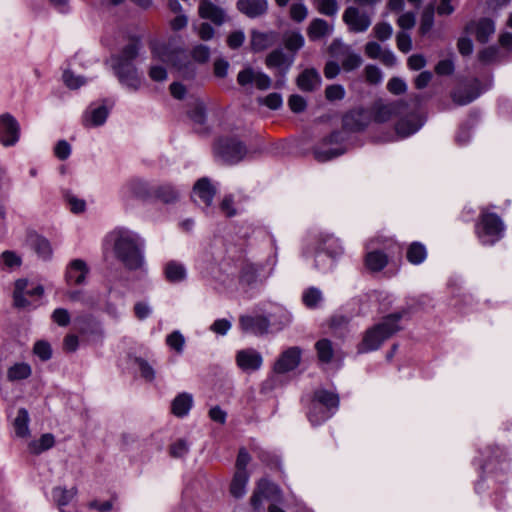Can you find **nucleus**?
<instances>
[{"label":"nucleus","instance_id":"nucleus-62","mask_svg":"<svg viewBox=\"0 0 512 512\" xmlns=\"http://www.w3.org/2000/svg\"><path fill=\"white\" fill-rule=\"evenodd\" d=\"M387 89L389 92L395 95H400L406 92L407 85L401 78L393 77L387 83Z\"/></svg>","mask_w":512,"mask_h":512},{"label":"nucleus","instance_id":"nucleus-5","mask_svg":"<svg viewBox=\"0 0 512 512\" xmlns=\"http://www.w3.org/2000/svg\"><path fill=\"white\" fill-rule=\"evenodd\" d=\"M344 136L340 131H333L330 135L324 137L313 148V154L317 161L326 162L344 153L339 145L344 141Z\"/></svg>","mask_w":512,"mask_h":512},{"label":"nucleus","instance_id":"nucleus-27","mask_svg":"<svg viewBox=\"0 0 512 512\" xmlns=\"http://www.w3.org/2000/svg\"><path fill=\"white\" fill-rule=\"evenodd\" d=\"M422 125L423 121L419 116L411 115L399 120L395 126V130L398 136L405 138L416 133Z\"/></svg>","mask_w":512,"mask_h":512},{"label":"nucleus","instance_id":"nucleus-48","mask_svg":"<svg viewBox=\"0 0 512 512\" xmlns=\"http://www.w3.org/2000/svg\"><path fill=\"white\" fill-rule=\"evenodd\" d=\"M166 344L178 354L184 350L185 338L180 331H173L166 337Z\"/></svg>","mask_w":512,"mask_h":512},{"label":"nucleus","instance_id":"nucleus-42","mask_svg":"<svg viewBox=\"0 0 512 512\" xmlns=\"http://www.w3.org/2000/svg\"><path fill=\"white\" fill-rule=\"evenodd\" d=\"M77 494V488L72 487L71 489H65L62 487H55L52 490V496L54 501L59 507L66 506Z\"/></svg>","mask_w":512,"mask_h":512},{"label":"nucleus","instance_id":"nucleus-41","mask_svg":"<svg viewBox=\"0 0 512 512\" xmlns=\"http://www.w3.org/2000/svg\"><path fill=\"white\" fill-rule=\"evenodd\" d=\"M29 414L25 408H20L14 420V429L18 437H26L29 435Z\"/></svg>","mask_w":512,"mask_h":512},{"label":"nucleus","instance_id":"nucleus-46","mask_svg":"<svg viewBox=\"0 0 512 512\" xmlns=\"http://www.w3.org/2000/svg\"><path fill=\"white\" fill-rule=\"evenodd\" d=\"M272 35L253 31L251 36V48L255 52L263 51L271 45Z\"/></svg>","mask_w":512,"mask_h":512},{"label":"nucleus","instance_id":"nucleus-12","mask_svg":"<svg viewBox=\"0 0 512 512\" xmlns=\"http://www.w3.org/2000/svg\"><path fill=\"white\" fill-rule=\"evenodd\" d=\"M237 82L243 87L254 83L259 90H267L271 86V79L268 75L255 71L251 67H247L238 73Z\"/></svg>","mask_w":512,"mask_h":512},{"label":"nucleus","instance_id":"nucleus-4","mask_svg":"<svg viewBox=\"0 0 512 512\" xmlns=\"http://www.w3.org/2000/svg\"><path fill=\"white\" fill-rule=\"evenodd\" d=\"M215 154L227 164L240 162L247 153L246 146L237 138H220L215 145Z\"/></svg>","mask_w":512,"mask_h":512},{"label":"nucleus","instance_id":"nucleus-8","mask_svg":"<svg viewBox=\"0 0 512 512\" xmlns=\"http://www.w3.org/2000/svg\"><path fill=\"white\" fill-rule=\"evenodd\" d=\"M329 52L333 57L343 58L342 68L346 72L353 71L362 65V58L359 54L351 51L350 47L345 45L339 39H335L329 46Z\"/></svg>","mask_w":512,"mask_h":512},{"label":"nucleus","instance_id":"nucleus-57","mask_svg":"<svg viewBox=\"0 0 512 512\" xmlns=\"http://www.w3.org/2000/svg\"><path fill=\"white\" fill-rule=\"evenodd\" d=\"M34 354L39 357L42 361H47L52 356V349L48 342L37 341L33 348Z\"/></svg>","mask_w":512,"mask_h":512},{"label":"nucleus","instance_id":"nucleus-11","mask_svg":"<svg viewBox=\"0 0 512 512\" xmlns=\"http://www.w3.org/2000/svg\"><path fill=\"white\" fill-rule=\"evenodd\" d=\"M200 18L208 20L215 26H222L228 19L226 11L211 0H201L198 7Z\"/></svg>","mask_w":512,"mask_h":512},{"label":"nucleus","instance_id":"nucleus-40","mask_svg":"<svg viewBox=\"0 0 512 512\" xmlns=\"http://www.w3.org/2000/svg\"><path fill=\"white\" fill-rule=\"evenodd\" d=\"M55 444V438L51 433L43 434L39 440L29 443V450L31 453L38 455L42 452L52 448Z\"/></svg>","mask_w":512,"mask_h":512},{"label":"nucleus","instance_id":"nucleus-60","mask_svg":"<svg viewBox=\"0 0 512 512\" xmlns=\"http://www.w3.org/2000/svg\"><path fill=\"white\" fill-rule=\"evenodd\" d=\"M0 264L8 268H13L21 264V259L12 251H4L0 256Z\"/></svg>","mask_w":512,"mask_h":512},{"label":"nucleus","instance_id":"nucleus-35","mask_svg":"<svg viewBox=\"0 0 512 512\" xmlns=\"http://www.w3.org/2000/svg\"><path fill=\"white\" fill-rule=\"evenodd\" d=\"M473 25L475 26L476 39L481 43L488 42L490 36L495 32V24L489 18H482Z\"/></svg>","mask_w":512,"mask_h":512},{"label":"nucleus","instance_id":"nucleus-23","mask_svg":"<svg viewBox=\"0 0 512 512\" xmlns=\"http://www.w3.org/2000/svg\"><path fill=\"white\" fill-rule=\"evenodd\" d=\"M109 115V110L105 105H90L83 115V125L85 127L101 126L105 123Z\"/></svg>","mask_w":512,"mask_h":512},{"label":"nucleus","instance_id":"nucleus-1","mask_svg":"<svg viewBox=\"0 0 512 512\" xmlns=\"http://www.w3.org/2000/svg\"><path fill=\"white\" fill-rule=\"evenodd\" d=\"M112 243L114 255L128 270L140 269L144 263L142 254V242L138 234L125 229L118 228L107 236Z\"/></svg>","mask_w":512,"mask_h":512},{"label":"nucleus","instance_id":"nucleus-55","mask_svg":"<svg viewBox=\"0 0 512 512\" xmlns=\"http://www.w3.org/2000/svg\"><path fill=\"white\" fill-rule=\"evenodd\" d=\"M190 119L197 124H204L206 120L205 106L197 101L188 112Z\"/></svg>","mask_w":512,"mask_h":512},{"label":"nucleus","instance_id":"nucleus-19","mask_svg":"<svg viewBox=\"0 0 512 512\" xmlns=\"http://www.w3.org/2000/svg\"><path fill=\"white\" fill-rule=\"evenodd\" d=\"M262 356L254 349H243L237 352V365L244 371L258 370L262 365Z\"/></svg>","mask_w":512,"mask_h":512},{"label":"nucleus","instance_id":"nucleus-39","mask_svg":"<svg viewBox=\"0 0 512 512\" xmlns=\"http://www.w3.org/2000/svg\"><path fill=\"white\" fill-rule=\"evenodd\" d=\"M248 482V473L243 471H236L231 482L230 492L236 497L240 498L245 494V487Z\"/></svg>","mask_w":512,"mask_h":512},{"label":"nucleus","instance_id":"nucleus-38","mask_svg":"<svg viewBox=\"0 0 512 512\" xmlns=\"http://www.w3.org/2000/svg\"><path fill=\"white\" fill-rule=\"evenodd\" d=\"M308 419L312 425L317 426L328 420L333 415L327 411L324 407L319 404L311 402V406L308 411Z\"/></svg>","mask_w":512,"mask_h":512},{"label":"nucleus","instance_id":"nucleus-56","mask_svg":"<svg viewBox=\"0 0 512 512\" xmlns=\"http://www.w3.org/2000/svg\"><path fill=\"white\" fill-rule=\"evenodd\" d=\"M194 31L198 37L203 41L211 40L215 35V30L208 22H202L199 25L193 26Z\"/></svg>","mask_w":512,"mask_h":512},{"label":"nucleus","instance_id":"nucleus-59","mask_svg":"<svg viewBox=\"0 0 512 512\" xmlns=\"http://www.w3.org/2000/svg\"><path fill=\"white\" fill-rule=\"evenodd\" d=\"M366 81L370 84H378L382 80V72L375 65H367L364 69Z\"/></svg>","mask_w":512,"mask_h":512},{"label":"nucleus","instance_id":"nucleus-9","mask_svg":"<svg viewBox=\"0 0 512 512\" xmlns=\"http://www.w3.org/2000/svg\"><path fill=\"white\" fill-rule=\"evenodd\" d=\"M20 137V125L10 113L0 115V142L6 147L14 146Z\"/></svg>","mask_w":512,"mask_h":512},{"label":"nucleus","instance_id":"nucleus-45","mask_svg":"<svg viewBox=\"0 0 512 512\" xmlns=\"http://www.w3.org/2000/svg\"><path fill=\"white\" fill-rule=\"evenodd\" d=\"M31 246L38 254L39 257L43 259H49L52 255V248L49 241L41 236H35L31 239Z\"/></svg>","mask_w":512,"mask_h":512},{"label":"nucleus","instance_id":"nucleus-21","mask_svg":"<svg viewBox=\"0 0 512 512\" xmlns=\"http://www.w3.org/2000/svg\"><path fill=\"white\" fill-rule=\"evenodd\" d=\"M293 61V57L288 58L281 49H275L267 55L265 64L270 69L277 68L278 74L284 77Z\"/></svg>","mask_w":512,"mask_h":512},{"label":"nucleus","instance_id":"nucleus-10","mask_svg":"<svg viewBox=\"0 0 512 512\" xmlns=\"http://www.w3.org/2000/svg\"><path fill=\"white\" fill-rule=\"evenodd\" d=\"M372 120V114L369 110L358 108L346 113L343 117V128L358 132L364 130Z\"/></svg>","mask_w":512,"mask_h":512},{"label":"nucleus","instance_id":"nucleus-36","mask_svg":"<svg viewBox=\"0 0 512 512\" xmlns=\"http://www.w3.org/2000/svg\"><path fill=\"white\" fill-rule=\"evenodd\" d=\"M29 287L27 279H18L15 282V288L13 292L14 305L17 308H27L31 305V301L25 297V292Z\"/></svg>","mask_w":512,"mask_h":512},{"label":"nucleus","instance_id":"nucleus-64","mask_svg":"<svg viewBox=\"0 0 512 512\" xmlns=\"http://www.w3.org/2000/svg\"><path fill=\"white\" fill-rule=\"evenodd\" d=\"M136 363L138 365L141 376L145 378L147 381H152L155 378V371L152 366L144 359L138 358L136 359Z\"/></svg>","mask_w":512,"mask_h":512},{"label":"nucleus","instance_id":"nucleus-63","mask_svg":"<svg viewBox=\"0 0 512 512\" xmlns=\"http://www.w3.org/2000/svg\"><path fill=\"white\" fill-rule=\"evenodd\" d=\"M52 320L61 327H65L70 323V314L64 308H57L51 315Z\"/></svg>","mask_w":512,"mask_h":512},{"label":"nucleus","instance_id":"nucleus-26","mask_svg":"<svg viewBox=\"0 0 512 512\" xmlns=\"http://www.w3.org/2000/svg\"><path fill=\"white\" fill-rule=\"evenodd\" d=\"M312 402L319 404L334 415L339 407V396L331 391L319 389L314 392Z\"/></svg>","mask_w":512,"mask_h":512},{"label":"nucleus","instance_id":"nucleus-13","mask_svg":"<svg viewBox=\"0 0 512 512\" xmlns=\"http://www.w3.org/2000/svg\"><path fill=\"white\" fill-rule=\"evenodd\" d=\"M119 82L131 91H137L141 86V78L134 65H112Z\"/></svg>","mask_w":512,"mask_h":512},{"label":"nucleus","instance_id":"nucleus-51","mask_svg":"<svg viewBox=\"0 0 512 512\" xmlns=\"http://www.w3.org/2000/svg\"><path fill=\"white\" fill-rule=\"evenodd\" d=\"M289 15L294 22L301 23L308 16V8L304 3H293L289 9Z\"/></svg>","mask_w":512,"mask_h":512},{"label":"nucleus","instance_id":"nucleus-2","mask_svg":"<svg viewBox=\"0 0 512 512\" xmlns=\"http://www.w3.org/2000/svg\"><path fill=\"white\" fill-rule=\"evenodd\" d=\"M403 315V312L392 313L384 317L380 323L369 328L358 345V352L367 353L379 349L386 339L401 329L399 321Z\"/></svg>","mask_w":512,"mask_h":512},{"label":"nucleus","instance_id":"nucleus-54","mask_svg":"<svg viewBox=\"0 0 512 512\" xmlns=\"http://www.w3.org/2000/svg\"><path fill=\"white\" fill-rule=\"evenodd\" d=\"M191 57L198 63H206L210 58V49L207 45L197 44L191 50Z\"/></svg>","mask_w":512,"mask_h":512},{"label":"nucleus","instance_id":"nucleus-37","mask_svg":"<svg viewBox=\"0 0 512 512\" xmlns=\"http://www.w3.org/2000/svg\"><path fill=\"white\" fill-rule=\"evenodd\" d=\"M165 276L169 282H181L186 278V269L182 264L170 261L165 266Z\"/></svg>","mask_w":512,"mask_h":512},{"label":"nucleus","instance_id":"nucleus-14","mask_svg":"<svg viewBox=\"0 0 512 512\" xmlns=\"http://www.w3.org/2000/svg\"><path fill=\"white\" fill-rule=\"evenodd\" d=\"M239 325L242 331L254 335H263L268 332L270 320L262 315H243L239 318Z\"/></svg>","mask_w":512,"mask_h":512},{"label":"nucleus","instance_id":"nucleus-29","mask_svg":"<svg viewBox=\"0 0 512 512\" xmlns=\"http://www.w3.org/2000/svg\"><path fill=\"white\" fill-rule=\"evenodd\" d=\"M193 405L191 394L183 392L178 394L171 403V411L177 417L186 416Z\"/></svg>","mask_w":512,"mask_h":512},{"label":"nucleus","instance_id":"nucleus-33","mask_svg":"<svg viewBox=\"0 0 512 512\" xmlns=\"http://www.w3.org/2000/svg\"><path fill=\"white\" fill-rule=\"evenodd\" d=\"M387 264L388 257L380 250H374L366 254L365 265L372 272L381 271Z\"/></svg>","mask_w":512,"mask_h":512},{"label":"nucleus","instance_id":"nucleus-18","mask_svg":"<svg viewBox=\"0 0 512 512\" xmlns=\"http://www.w3.org/2000/svg\"><path fill=\"white\" fill-rule=\"evenodd\" d=\"M216 194L214 186L208 178H201L193 188V198L196 203H203L206 207L210 206Z\"/></svg>","mask_w":512,"mask_h":512},{"label":"nucleus","instance_id":"nucleus-16","mask_svg":"<svg viewBox=\"0 0 512 512\" xmlns=\"http://www.w3.org/2000/svg\"><path fill=\"white\" fill-rule=\"evenodd\" d=\"M401 106L400 102L377 101L373 104L370 113L375 122L384 123L396 116L400 112Z\"/></svg>","mask_w":512,"mask_h":512},{"label":"nucleus","instance_id":"nucleus-43","mask_svg":"<svg viewBox=\"0 0 512 512\" xmlns=\"http://www.w3.org/2000/svg\"><path fill=\"white\" fill-rule=\"evenodd\" d=\"M427 256L426 248L419 242H413L407 250V259L410 263L418 265L422 263Z\"/></svg>","mask_w":512,"mask_h":512},{"label":"nucleus","instance_id":"nucleus-30","mask_svg":"<svg viewBox=\"0 0 512 512\" xmlns=\"http://www.w3.org/2000/svg\"><path fill=\"white\" fill-rule=\"evenodd\" d=\"M153 191V198L159 199L166 204L177 201L180 196L179 190L171 184L155 185Z\"/></svg>","mask_w":512,"mask_h":512},{"label":"nucleus","instance_id":"nucleus-17","mask_svg":"<svg viewBox=\"0 0 512 512\" xmlns=\"http://www.w3.org/2000/svg\"><path fill=\"white\" fill-rule=\"evenodd\" d=\"M236 7L246 17L255 19L265 15L268 11L267 0H238Z\"/></svg>","mask_w":512,"mask_h":512},{"label":"nucleus","instance_id":"nucleus-53","mask_svg":"<svg viewBox=\"0 0 512 512\" xmlns=\"http://www.w3.org/2000/svg\"><path fill=\"white\" fill-rule=\"evenodd\" d=\"M373 33L379 41H386L391 38L393 28L388 22H379L374 26Z\"/></svg>","mask_w":512,"mask_h":512},{"label":"nucleus","instance_id":"nucleus-52","mask_svg":"<svg viewBox=\"0 0 512 512\" xmlns=\"http://www.w3.org/2000/svg\"><path fill=\"white\" fill-rule=\"evenodd\" d=\"M434 24V9L432 7L426 8L421 16L419 31L421 34L428 33Z\"/></svg>","mask_w":512,"mask_h":512},{"label":"nucleus","instance_id":"nucleus-44","mask_svg":"<svg viewBox=\"0 0 512 512\" xmlns=\"http://www.w3.org/2000/svg\"><path fill=\"white\" fill-rule=\"evenodd\" d=\"M315 349L318 359L323 363H329L334 355L332 342L328 339H321L316 342Z\"/></svg>","mask_w":512,"mask_h":512},{"label":"nucleus","instance_id":"nucleus-58","mask_svg":"<svg viewBox=\"0 0 512 512\" xmlns=\"http://www.w3.org/2000/svg\"><path fill=\"white\" fill-rule=\"evenodd\" d=\"M189 451V443L184 439H179L170 446V455L174 458H181Z\"/></svg>","mask_w":512,"mask_h":512},{"label":"nucleus","instance_id":"nucleus-31","mask_svg":"<svg viewBox=\"0 0 512 512\" xmlns=\"http://www.w3.org/2000/svg\"><path fill=\"white\" fill-rule=\"evenodd\" d=\"M139 51V44L137 41H133L129 44H127L119 55L114 56L111 58L112 65H121V64H127L133 65L132 61L137 57Z\"/></svg>","mask_w":512,"mask_h":512},{"label":"nucleus","instance_id":"nucleus-6","mask_svg":"<svg viewBox=\"0 0 512 512\" xmlns=\"http://www.w3.org/2000/svg\"><path fill=\"white\" fill-rule=\"evenodd\" d=\"M476 231L483 244L492 245L501 238L503 223L496 214L484 213Z\"/></svg>","mask_w":512,"mask_h":512},{"label":"nucleus","instance_id":"nucleus-3","mask_svg":"<svg viewBox=\"0 0 512 512\" xmlns=\"http://www.w3.org/2000/svg\"><path fill=\"white\" fill-rule=\"evenodd\" d=\"M153 58L171 65L185 78L194 76L195 68L186 51L171 44H154L151 48Z\"/></svg>","mask_w":512,"mask_h":512},{"label":"nucleus","instance_id":"nucleus-49","mask_svg":"<svg viewBox=\"0 0 512 512\" xmlns=\"http://www.w3.org/2000/svg\"><path fill=\"white\" fill-rule=\"evenodd\" d=\"M316 8L319 13L333 17L337 14L339 5L337 0H318Z\"/></svg>","mask_w":512,"mask_h":512},{"label":"nucleus","instance_id":"nucleus-47","mask_svg":"<svg viewBox=\"0 0 512 512\" xmlns=\"http://www.w3.org/2000/svg\"><path fill=\"white\" fill-rule=\"evenodd\" d=\"M304 37L300 32H290L284 37L285 47L292 52H296L304 45Z\"/></svg>","mask_w":512,"mask_h":512},{"label":"nucleus","instance_id":"nucleus-61","mask_svg":"<svg viewBox=\"0 0 512 512\" xmlns=\"http://www.w3.org/2000/svg\"><path fill=\"white\" fill-rule=\"evenodd\" d=\"M325 96L329 101L341 100L345 96V90L342 85H329L325 89Z\"/></svg>","mask_w":512,"mask_h":512},{"label":"nucleus","instance_id":"nucleus-32","mask_svg":"<svg viewBox=\"0 0 512 512\" xmlns=\"http://www.w3.org/2000/svg\"><path fill=\"white\" fill-rule=\"evenodd\" d=\"M32 375V368L26 362H16L7 369V380L17 382L28 379Z\"/></svg>","mask_w":512,"mask_h":512},{"label":"nucleus","instance_id":"nucleus-24","mask_svg":"<svg viewBox=\"0 0 512 512\" xmlns=\"http://www.w3.org/2000/svg\"><path fill=\"white\" fill-rule=\"evenodd\" d=\"M478 86L479 82L475 80L472 85L455 89L451 94L453 102L461 106L471 103L481 93Z\"/></svg>","mask_w":512,"mask_h":512},{"label":"nucleus","instance_id":"nucleus-22","mask_svg":"<svg viewBox=\"0 0 512 512\" xmlns=\"http://www.w3.org/2000/svg\"><path fill=\"white\" fill-rule=\"evenodd\" d=\"M89 269L81 259L72 260L66 269V281L68 284L81 285L84 283Z\"/></svg>","mask_w":512,"mask_h":512},{"label":"nucleus","instance_id":"nucleus-25","mask_svg":"<svg viewBox=\"0 0 512 512\" xmlns=\"http://www.w3.org/2000/svg\"><path fill=\"white\" fill-rule=\"evenodd\" d=\"M297 86L305 92H312L318 89L321 85V76L314 68L305 69L297 77Z\"/></svg>","mask_w":512,"mask_h":512},{"label":"nucleus","instance_id":"nucleus-50","mask_svg":"<svg viewBox=\"0 0 512 512\" xmlns=\"http://www.w3.org/2000/svg\"><path fill=\"white\" fill-rule=\"evenodd\" d=\"M303 303L309 308H315L322 300V293L319 289L311 287L302 296Z\"/></svg>","mask_w":512,"mask_h":512},{"label":"nucleus","instance_id":"nucleus-15","mask_svg":"<svg viewBox=\"0 0 512 512\" xmlns=\"http://www.w3.org/2000/svg\"><path fill=\"white\" fill-rule=\"evenodd\" d=\"M302 351L299 347H290L285 350L274 364L276 373H286L294 370L300 363Z\"/></svg>","mask_w":512,"mask_h":512},{"label":"nucleus","instance_id":"nucleus-28","mask_svg":"<svg viewBox=\"0 0 512 512\" xmlns=\"http://www.w3.org/2000/svg\"><path fill=\"white\" fill-rule=\"evenodd\" d=\"M333 27L326 20L314 18L307 27V35L311 41H317L332 33Z\"/></svg>","mask_w":512,"mask_h":512},{"label":"nucleus","instance_id":"nucleus-7","mask_svg":"<svg viewBox=\"0 0 512 512\" xmlns=\"http://www.w3.org/2000/svg\"><path fill=\"white\" fill-rule=\"evenodd\" d=\"M373 12L361 11L358 7L349 6L343 13V22L348 30L353 33H363L368 30L372 24Z\"/></svg>","mask_w":512,"mask_h":512},{"label":"nucleus","instance_id":"nucleus-34","mask_svg":"<svg viewBox=\"0 0 512 512\" xmlns=\"http://www.w3.org/2000/svg\"><path fill=\"white\" fill-rule=\"evenodd\" d=\"M155 185H150L144 180L134 179L129 182L128 188L132 195L141 199L153 198V188Z\"/></svg>","mask_w":512,"mask_h":512},{"label":"nucleus","instance_id":"nucleus-20","mask_svg":"<svg viewBox=\"0 0 512 512\" xmlns=\"http://www.w3.org/2000/svg\"><path fill=\"white\" fill-rule=\"evenodd\" d=\"M277 492V487L268 480L262 479L258 482L257 489L254 491L250 502L255 512H262L263 501Z\"/></svg>","mask_w":512,"mask_h":512}]
</instances>
